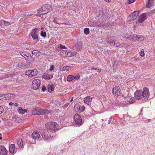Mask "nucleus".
<instances>
[{"instance_id": "obj_9", "label": "nucleus", "mask_w": 155, "mask_h": 155, "mask_svg": "<svg viewBox=\"0 0 155 155\" xmlns=\"http://www.w3.org/2000/svg\"><path fill=\"white\" fill-rule=\"evenodd\" d=\"M41 81L38 79H36L32 81L33 88L34 90H37L41 84Z\"/></svg>"}, {"instance_id": "obj_26", "label": "nucleus", "mask_w": 155, "mask_h": 155, "mask_svg": "<svg viewBox=\"0 0 155 155\" xmlns=\"http://www.w3.org/2000/svg\"><path fill=\"white\" fill-rule=\"evenodd\" d=\"M54 87L53 84H48V90L49 92H51L54 90Z\"/></svg>"}, {"instance_id": "obj_47", "label": "nucleus", "mask_w": 155, "mask_h": 155, "mask_svg": "<svg viewBox=\"0 0 155 155\" xmlns=\"http://www.w3.org/2000/svg\"><path fill=\"white\" fill-rule=\"evenodd\" d=\"M42 90L43 91H44L46 90V88L45 87L43 86L42 87Z\"/></svg>"}, {"instance_id": "obj_23", "label": "nucleus", "mask_w": 155, "mask_h": 155, "mask_svg": "<svg viewBox=\"0 0 155 155\" xmlns=\"http://www.w3.org/2000/svg\"><path fill=\"white\" fill-rule=\"evenodd\" d=\"M21 63V62L20 61L16 60L15 61L14 66L16 67H20L22 66L23 65Z\"/></svg>"}, {"instance_id": "obj_39", "label": "nucleus", "mask_w": 155, "mask_h": 155, "mask_svg": "<svg viewBox=\"0 0 155 155\" xmlns=\"http://www.w3.org/2000/svg\"><path fill=\"white\" fill-rule=\"evenodd\" d=\"M92 70H95L97 71L98 72H100L101 71V70L99 69L96 68H91Z\"/></svg>"}, {"instance_id": "obj_24", "label": "nucleus", "mask_w": 155, "mask_h": 155, "mask_svg": "<svg viewBox=\"0 0 155 155\" xmlns=\"http://www.w3.org/2000/svg\"><path fill=\"white\" fill-rule=\"evenodd\" d=\"M19 113L21 114H24L27 112V110L26 109H23L21 107H19L18 110Z\"/></svg>"}, {"instance_id": "obj_17", "label": "nucleus", "mask_w": 155, "mask_h": 155, "mask_svg": "<svg viewBox=\"0 0 155 155\" xmlns=\"http://www.w3.org/2000/svg\"><path fill=\"white\" fill-rule=\"evenodd\" d=\"M92 97H90V96H87L84 98V103L87 104L89 105L91 104V102L92 101Z\"/></svg>"}, {"instance_id": "obj_15", "label": "nucleus", "mask_w": 155, "mask_h": 155, "mask_svg": "<svg viewBox=\"0 0 155 155\" xmlns=\"http://www.w3.org/2000/svg\"><path fill=\"white\" fill-rule=\"evenodd\" d=\"M72 52H67L66 51L62 50L60 52V54L63 56H67L68 57H71L72 56Z\"/></svg>"}, {"instance_id": "obj_8", "label": "nucleus", "mask_w": 155, "mask_h": 155, "mask_svg": "<svg viewBox=\"0 0 155 155\" xmlns=\"http://www.w3.org/2000/svg\"><path fill=\"white\" fill-rule=\"evenodd\" d=\"M74 118L76 124L78 125H81L82 124V120L81 117L79 115L75 114L74 115Z\"/></svg>"}, {"instance_id": "obj_25", "label": "nucleus", "mask_w": 155, "mask_h": 155, "mask_svg": "<svg viewBox=\"0 0 155 155\" xmlns=\"http://www.w3.org/2000/svg\"><path fill=\"white\" fill-rule=\"evenodd\" d=\"M15 149V145L14 144H12L9 146V151L11 153H14Z\"/></svg>"}, {"instance_id": "obj_18", "label": "nucleus", "mask_w": 155, "mask_h": 155, "mask_svg": "<svg viewBox=\"0 0 155 155\" xmlns=\"http://www.w3.org/2000/svg\"><path fill=\"white\" fill-rule=\"evenodd\" d=\"M23 56L28 63H30L33 61V59L31 56L28 57L26 55L24 54V55H23Z\"/></svg>"}, {"instance_id": "obj_41", "label": "nucleus", "mask_w": 155, "mask_h": 155, "mask_svg": "<svg viewBox=\"0 0 155 155\" xmlns=\"http://www.w3.org/2000/svg\"><path fill=\"white\" fill-rule=\"evenodd\" d=\"M80 76L79 75H78L77 76H74L71 75H68L67 78H79Z\"/></svg>"}, {"instance_id": "obj_54", "label": "nucleus", "mask_w": 155, "mask_h": 155, "mask_svg": "<svg viewBox=\"0 0 155 155\" xmlns=\"http://www.w3.org/2000/svg\"><path fill=\"white\" fill-rule=\"evenodd\" d=\"M41 30H44V28L43 27H41Z\"/></svg>"}, {"instance_id": "obj_28", "label": "nucleus", "mask_w": 155, "mask_h": 155, "mask_svg": "<svg viewBox=\"0 0 155 155\" xmlns=\"http://www.w3.org/2000/svg\"><path fill=\"white\" fill-rule=\"evenodd\" d=\"M144 39V38L143 36L141 35H137V40H138L139 41H142Z\"/></svg>"}, {"instance_id": "obj_4", "label": "nucleus", "mask_w": 155, "mask_h": 155, "mask_svg": "<svg viewBox=\"0 0 155 155\" xmlns=\"http://www.w3.org/2000/svg\"><path fill=\"white\" fill-rule=\"evenodd\" d=\"M41 136L45 140H48L52 137H54L55 136V134H53L51 135V133H49V132L48 130H44L42 133Z\"/></svg>"}, {"instance_id": "obj_55", "label": "nucleus", "mask_w": 155, "mask_h": 155, "mask_svg": "<svg viewBox=\"0 0 155 155\" xmlns=\"http://www.w3.org/2000/svg\"><path fill=\"white\" fill-rule=\"evenodd\" d=\"M79 78H74V79H76V80H77V79H78Z\"/></svg>"}, {"instance_id": "obj_12", "label": "nucleus", "mask_w": 155, "mask_h": 155, "mask_svg": "<svg viewBox=\"0 0 155 155\" xmlns=\"http://www.w3.org/2000/svg\"><path fill=\"white\" fill-rule=\"evenodd\" d=\"M39 115H46L48 114L49 113H52L51 111H49L47 110H44L41 108H38Z\"/></svg>"}, {"instance_id": "obj_14", "label": "nucleus", "mask_w": 155, "mask_h": 155, "mask_svg": "<svg viewBox=\"0 0 155 155\" xmlns=\"http://www.w3.org/2000/svg\"><path fill=\"white\" fill-rule=\"evenodd\" d=\"M138 12L137 11L134 12L130 15V20H135L138 15Z\"/></svg>"}, {"instance_id": "obj_7", "label": "nucleus", "mask_w": 155, "mask_h": 155, "mask_svg": "<svg viewBox=\"0 0 155 155\" xmlns=\"http://www.w3.org/2000/svg\"><path fill=\"white\" fill-rule=\"evenodd\" d=\"M38 74V71L35 69L27 71L25 72V74L29 77L34 76Z\"/></svg>"}, {"instance_id": "obj_13", "label": "nucleus", "mask_w": 155, "mask_h": 155, "mask_svg": "<svg viewBox=\"0 0 155 155\" xmlns=\"http://www.w3.org/2000/svg\"><path fill=\"white\" fill-rule=\"evenodd\" d=\"M147 18V14L143 13L139 17L138 21L140 23H142Z\"/></svg>"}, {"instance_id": "obj_38", "label": "nucleus", "mask_w": 155, "mask_h": 155, "mask_svg": "<svg viewBox=\"0 0 155 155\" xmlns=\"http://www.w3.org/2000/svg\"><path fill=\"white\" fill-rule=\"evenodd\" d=\"M140 55L141 57H143L145 55V53L144 52V50L143 49H142L141 50L140 52Z\"/></svg>"}, {"instance_id": "obj_46", "label": "nucleus", "mask_w": 155, "mask_h": 155, "mask_svg": "<svg viewBox=\"0 0 155 155\" xmlns=\"http://www.w3.org/2000/svg\"><path fill=\"white\" fill-rule=\"evenodd\" d=\"M72 56L75 55L77 54V52H72Z\"/></svg>"}, {"instance_id": "obj_58", "label": "nucleus", "mask_w": 155, "mask_h": 155, "mask_svg": "<svg viewBox=\"0 0 155 155\" xmlns=\"http://www.w3.org/2000/svg\"><path fill=\"white\" fill-rule=\"evenodd\" d=\"M63 53H64H64H65V52H63Z\"/></svg>"}, {"instance_id": "obj_11", "label": "nucleus", "mask_w": 155, "mask_h": 155, "mask_svg": "<svg viewBox=\"0 0 155 155\" xmlns=\"http://www.w3.org/2000/svg\"><path fill=\"white\" fill-rule=\"evenodd\" d=\"M74 108L76 111L80 113H81L84 111L85 110V107L84 106H81L80 105L76 104Z\"/></svg>"}, {"instance_id": "obj_36", "label": "nucleus", "mask_w": 155, "mask_h": 155, "mask_svg": "<svg viewBox=\"0 0 155 155\" xmlns=\"http://www.w3.org/2000/svg\"><path fill=\"white\" fill-rule=\"evenodd\" d=\"M41 35L42 37L45 38L46 36V32L45 31L44 32L43 31H42L41 33Z\"/></svg>"}, {"instance_id": "obj_30", "label": "nucleus", "mask_w": 155, "mask_h": 155, "mask_svg": "<svg viewBox=\"0 0 155 155\" xmlns=\"http://www.w3.org/2000/svg\"><path fill=\"white\" fill-rule=\"evenodd\" d=\"M1 24H0V25H2V22L4 23V24L6 26H9L11 25V24L10 22H9L8 21H5L4 20H2L1 21Z\"/></svg>"}, {"instance_id": "obj_33", "label": "nucleus", "mask_w": 155, "mask_h": 155, "mask_svg": "<svg viewBox=\"0 0 155 155\" xmlns=\"http://www.w3.org/2000/svg\"><path fill=\"white\" fill-rule=\"evenodd\" d=\"M71 69V67L69 66H65L63 67L62 68V71H67L70 70Z\"/></svg>"}, {"instance_id": "obj_48", "label": "nucleus", "mask_w": 155, "mask_h": 155, "mask_svg": "<svg viewBox=\"0 0 155 155\" xmlns=\"http://www.w3.org/2000/svg\"><path fill=\"white\" fill-rule=\"evenodd\" d=\"M3 95V94H0V100H1L2 98H4Z\"/></svg>"}, {"instance_id": "obj_22", "label": "nucleus", "mask_w": 155, "mask_h": 155, "mask_svg": "<svg viewBox=\"0 0 155 155\" xmlns=\"http://www.w3.org/2000/svg\"><path fill=\"white\" fill-rule=\"evenodd\" d=\"M17 142L19 147H22L23 145V141L21 138L17 139Z\"/></svg>"}, {"instance_id": "obj_3", "label": "nucleus", "mask_w": 155, "mask_h": 155, "mask_svg": "<svg viewBox=\"0 0 155 155\" xmlns=\"http://www.w3.org/2000/svg\"><path fill=\"white\" fill-rule=\"evenodd\" d=\"M51 6L48 4L44 5L42 7L38 9L37 10V12L42 15L48 13L50 11V8Z\"/></svg>"}, {"instance_id": "obj_51", "label": "nucleus", "mask_w": 155, "mask_h": 155, "mask_svg": "<svg viewBox=\"0 0 155 155\" xmlns=\"http://www.w3.org/2000/svg\"><path fill=\"white\" fill-rule=\"evenodd\" d=\"M104 0L107 2H110L111 1V0Z\"/></svg>"}, {"instance_id": "obj_49", "label": "nucleus", "mask_w": 155, "mask_h": 155, "mask_svg": "<svg viewBox=\"0 0 155 155\" xmlns=\"http://www.w3.org/2000/svg\"><path fill=\"white\" fill-rule=\"evenodd\" d=\"M14 103L12 102H10L9 104V105L10 106H13L14 105Z\"/></svg>"}, {"instance_id": "obj_42", "label": "nucleus", "mask_w": 155, "mask_h": 155, "mask_svg": "<svg viewBox=\"0 0 155 155\" xmlns=\"http://www.w3.org/2000/svg\"><path fill=\"white\" fill-rule=\"evenodd\" d=\"M60 48H61V49H66L67 48H66V47L60 44L59 47Z\"/></svg>"}, {"instance_id": "obj_1", "label": "nucleus", "mask_w": 155, "mask_h": 155, "mask_svg": "<svg viewBox=\"0 0 155 155\" xmlns=\"http://www.w3.org/2000/svg\"><path fill=\"white\" fill-rule=\"evenodd\" d=\"M135 98L138 100L142 99H147L150 95L149 89L147 88H143L142 90L137 91L135 93Z\"/></svg>"}, {"instance_id": "obj_52", "label": "nucleus", "mask_w": 155, "mask_h": 155, "mask_svg": "<svg viewBox=\"0 0 155 155\" xmlns=\"http://www.w3.org/2000/svg\"><path fill=\"white\" fill-rule=\"evenodd\" d=\"M73 97H72L70 101V102H71L72 101V100H73Z\"/></svg>"}, {"instance_id": "obj_57", "label": "nucleus", "mask_w": 155, "mask_h": 155, "mask_svg": "<svg viewBox=\"0 0 155 155\" xmlns=\"http://www.w3.org/2000/svg\"><path fill=\"white\" fill-rule=\"evenodd\" d=\"M47 79H48V80H49L51 78H46Z\"/></svg>"}, {"instance_id": "obj_2", "label": "nucleus", "mask_w": 155, "mask_h": 155, "mask_svg": "<svg viewBox=\"0 0 155 155\" xmlns=\"http://www.w3.org/2000/svg\"><path fill=\"white\" fill-rule=\"evenodd\" d=\"M46 128L50 133H55L56 130L60 129L59 126L57 123L54 122H48L46 124Z\"/></svg>"}, {"instance_id": "obj_16", "label": "nucleus", "mask_w": 155, "mask_h": 155, "mask_svg": "<svg viewBox=\"0 0 155 155\" xmlns=\"http://www.w3.org/2000/svg\"><path fill=\"white\" fill-rule=\"evenodd\" d=\"M7 150L4 147L0 146V155H7Z\"/></svg>"}, {"instance_id": "obj_45", "label": "nucleus", "mask_w": 155, "mask_h": 155, "mask_svg": "<svg viewBox=\"0 0 155 155\" xmlns=\"http://www.w3.org/2000/svg\"><path fill=\"white\" fill-rule=\"evenodd\" d=\"M73 78H66L67 81H72L73 80Z\"/></svg>"}, {"instance_id": "obj_40", "label": "nucleus", "mask_w": 155, "mask_h": 155, "mask_svg": "<svg viewBox=\"0 0 155 155\" xmlns=\"http://www.w3.org/2000/svg\"><path fill=\"white\" fill-rule=\"evenodd\" d=\"M4 111V109L3 107L0 106V114L2 113Z\"/></svg>"}, {"instance_id": "obj_44", "label": "nucleus", "mask_w": 155, "mask_h": 155, "mask_svg": "<svg viewBox=\"0 0 155 155\" xmlns=\"http://www.w3.org/2000/svg\"><path fill=\"white\" fill-rule=\"evenodd\" d=\"M54 68V67L53 65H51L50 66V68L49 69V71H53Z\"/></svg>"}, {"instance_id": "obj_53", "label": "nucleus", "mask_w": 155, "mask_h": 155, "mask_svg": "<svg viewBox=\"0 0 155 155\" xmlns=\"http://www.w3.org/2000/svg\"><path fill=\"white\" fill-rule=\"evenodd\" d=\"M33 51V52H32V53L33 54L35 52V51Z\"/></svg>"}, {"instance_id": "obj_6", "label": "nucleus", "mask_w": 155, "mask_h": 155, "mask_svg": "<svg viewBox=\"0 0 155 155\" xmlns=\"http://www.w3.org/2000/svg\"><path fill=\"white\" fill-rule=\"evenodd\" d=\"M31 36L33 40L38 39V31L37 28L33 29L30 33Z\"/></svg>"}, {"instance_id": "obj_10", "label": "nucleus", "mask_w": 155, "mask_h": 155, "mask_svg": "<svg viewBox=\"0 0 155 155\" xmlns=\"http://www.w3.org/2000/svg\"><path fill=\"white\" fill-rule=\"evenodd\" d=\"M120 87L117 86H116L112 90L113 94L116 96H119L120 94Z\"/></svg>"}, {"instance_id": "obj_19", "label": "nucleus", "mask_w": 155, "mask_h": 155, "mask_svg": "<svg viewBox=\"0 0 155 155\" xmlns=\"http://www.w3.org/2000/svg\"><path fill=\"white\" fill-rule=\"evenodd\" d=\"M32 136L34 139L39 138L40 137V135L38 131L34 132L32 134Z\"/></svg>"}, {"instance_id": "obj_35", "label": "nucleus", "mask_w": 155, "mask_h": 155, "mask_svg": "<svg viewBox=\"0 0 155 155\" xmlns=\"http://www.w3.org/2000/svg\"><path fill=\"white\" fill-rule=\"evenodd\" d=\"M84 33L86 35H88L89 33V29L88 28H85L84 30Z\"/></svg>"}, {"instance_id": "obj_29", "label": "nucleus", "mask_w": 155, "mask_h": 155, "mask_svg": "<svg viewBox=\"0 0 155 155\" xmlns=\"http://www.w3.org/2000/svg\"><path fill=\"white\" fill-rule=\"evenodd\" d=\"M31 113L32 114L39 115L38 108L33 110L31 112Z\"/></svg>"}, {"instance_id": "obj_31", "label": "nucleus", "mask_w": 155, "mask_h": 155, "mask_svg": "<svg viewBox=\"0 0 155 155\" xmlns=\"http://www.w3.org/2000/svg\"><path fill=\"white\" fill-rule=\"evenodd\" d=\"M127 101L129 102V104H132L135 102V100L134 97H131L130 98V99H129V100H128Z\"/></svg>"}, {"instance_id": "obj_34", "label": "nucleus", "mask_w": 155, "mask_h": 155, "mask_svg": "<svg viewBox=\"0 0 155 155\" xmlns=\"http://www.w3.org/2000/svg\"><path fill=\"white\" fill-rule=\"evenodd\" d=\"M3 96L4 98H5V99L6 100H9V94H3Z\"/></svg>"}, {"instance_id": "obj_50", "label": "nucleus", "mask_w": 155, "mask_h": 155, "mask_svg": "<svg viewBox=\"0 0 155 155\" xmlns=\"http://www.w3.org/2000/svg\"><path fill=\"white\" fill-rule=\"evenodd\" d=\"M14 105L16 107H17L18 106V104L17 103H16L14 104Z\"/></svg>"}, {"instance_id": "obj_37", "label": "nucleus", "mask_w": 155, "mask_h": 155, "mask_svg": "<svg viewBox=\"0 0 155 155\" xmlns=\"http://www.w3.org/2000/svg\"><path fill=\"white\" fill-rule=\"evenodd\" d=\"M6 78H9L12 77H15V75L14 74L12 73H10L8 74H7L6 75Z\"/></svg>"}, {"instance_id": "obj_5", "label": "nucleus", "mask_w": 155, "mask_h": 155, "mask_svg": "<svg viewBox=\"0 0 155 155\" xmlns=\"http://www.w3.org/2000/svg\"><path fill=\"white\" fill-rule=\"evenodd\" d=\"M112 37H110L107 38V42L109 44L113 45L114 46L118 47L120 45V43L116 40H112Z\"/></svg>"}, {"instance_id": "obj_56", "label": "nucleus", "mask_w": 155, "mask_h": 155, "mask_svg": "<svg viewBox=\"0 0 155 155\" xmlns=\"http://www.w3.org/2000/svg\"><path fill=\"white\" fill-rule=\"evenodd\" d=\"M2 139V137H0V139L1 140Z\"/></svg>"}, {"instance_id": "obj_32", "label": "nucleus", "mask_w": 155, "mask_h": 155, "mask_svg": "<svg viewBox=\"0 0 155 155\" xmlns=\"http://www.w3.org/2000/svg\"><path fill=\"white\" fill-rule=\"evenodd\" d=\"M9 100L13 99L16 97V95L14 94H9Z\"/></svg>"}, {"instance_id": "obj_43", "label": "nucleus", "mask_w": 155, "mask_h": 155, "mask_svg": "<svg viewBox=\"0 0 155 155\" xmlns=\"http://www.w3.org/2000/svg\"><path fill=\"white\" fill-rule=\"evenodd\" d=\"M135 0H128L127 2L129 4L132 3L135 1Z\"/></svg>"}, {"instance_id": "obj_27", "label": "nucleus", "mask_w": 155, "mask_h": 155, "mask_svg": "<svg viewBox=\"0 0 155 155\" xmlns=\"http://www.w3.org/2000/svg\"><path fill=\"white\" fill-rule=\"evenodd\" d=\"M137 36V35H133L130 36H129L128 37H127V38L130 40H136Z\"/></svg>"}, {"instance_id": "obj_21", "label": "nucleus", "mask_w": 155, "mask_h": 155, "mask_svg": "<svg viewBox=\"0 0 155 155\" xmlns=\"http://www.w3.org/2000/svg\"><path fill=\"white\" fill-rule=\"evenodd\" d=\"M88 24L90 26L94 27H99L101 26L100 24H97L96 23L91 21H89Z\"/></svg>"}, {"instance_id": "obj_20", "label": "nucleus", "mask_w": 155, "mask_h": 155, "mask_svg": "<svg viewBox=\"0 0 155 155\" xmlns=\"http://www.w3.org/2000/svg\"><path fill=\"white\" fill-rule=\"evenodd\" d=\"M147 2L146 7L149 8L151 7L154 4L153 0H147Z\"/></svg>"}]
</instances>
